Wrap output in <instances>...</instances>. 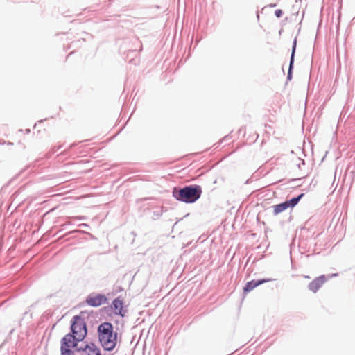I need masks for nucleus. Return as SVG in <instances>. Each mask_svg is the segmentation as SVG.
I'll use <instances>...</instances> for the list:
<instances>
[{
    "label": "nucleus",
    "instance_id": "obj_1",
    "mask_svg": "<svg viewBox=\"0 0 355 355\" xmlns=\"http://www.w3.org/2000/svg\"><path fill=\"white\" fill-rule=\"evenodd\" d=\"M98 338L101 345L105 350H112L116 345L117 335L113 332V327L110 323L104 322L98 327Z\"/></svg>",
    "mask_w": 355,
    "mask_h": 355
},
{
    "label": "nucleus",
    "instance_id": "obj_2",
    "mask_svg": "<svg viewBox=\"0 0 355 355\" xmlns=\"http://www.w3.org/2000/svg\"><path fill=\"white\" fill-rule=\"evenodd\" d=\"M202 190L199 186H187L180 190L174 189L173 196L180 201L186 203H193L200 198Z\"/></svg>",
    "mask_w": 355,
    "mask_h": 355
},
{
    "label": "nucleus",
    "instance_id": "obj_3",
    "mask_svg": "<svg viewBox=\"0 0 355 355\" xmlns=\"http://www.w3.org/2000/svg\"><path fill=\"white\" fill-rule=\"evenodd\" d=\"M80 341L71 336V334H67L60 340V355H76V352H80V349L78 348V344Z\"/></svg>",
    "mask_w": 355,
    "mask_h": 355
},
{
    "label": "nucleus",
    "instance_id": "obj_4",
    "mask_svg": "<svg viewBox=\"0 0 355 355\" xmlns=\"http://www.w3.org/2000/svg\"><path fill=\"white\" fill-rule=\"evenodd\" d=\"M71 336L82 341L87 335V328L84 320L79 315H75L71 320Z\"/></svg>",
    "mask_w": 355,
    "mask_h": 355
},
{
    "label": "nucleus",
    "instance_id": "obj_5",
    "mask_svg": "<svg viewBox=\"0 0 355 355\" xmlns=\"http://www.w3.org/2000/svg\"><path fill=\"white\" fill-rule=\"evenodd\" d=\"M110 308L115 315H120L122 318L125 317L128 312L124 305V299L121 296L112 301Z\"/></svg>",
    "mask_w": 355,
    "mask_h": 355
},
{
    "label": "nucleus",
    "instance_id": "obj_6",
    "mask_svg": "<svg viewBox=\"0 0 355 355\" xmlns=\"http://www.w3.org/2000/svg\"><path fill=\"white\" fill-rule=\"evenodd\" d=\"M107 298L105 295L100 293H92L86 298V303L91 306H99L107 302Z\"/></svg>",
    "mask_w": 355,
    "mask_h": 355
},
{
    "label": "nucleus",
    "instance_id": "obj_7",
    "mask_svg": "<svg viewBox=\"0 0 355 355\" xmlns=\"http://www.w3.org/2000/svg\"><path fill=\"white\" fill-rule=\"evenodd\" d=\"M80 353V355H101L100 349L94 343L87 345Z\"/></svg>",
    "mask_w": 355,
    "mask_h": 355
},
{
    "label": "nucleus",
    "instance_id": "obj_8",
    "mask_svg": "<svg viewBox=\"0 0 355 355\" xmlns=\"http://www.w3.org/2000/svg\"><path fill=\"white\" fill-rule=\"evenodd\" d=\"M326 278L324 275H321L314 279L309 284V288L313 293H316L319 288L324 284Z\"/></svg>",
    "mask_w": 355,
    "mask_h": 355
},
{
    "label": "nucleus",
    "instance_id": "obj_9",
    "mask_svg": "<svg viewBox=\"0 0 355 355\" xmlns=\"http://www.w3.org/2000/svg\"><path fill=\"white\" fill-rule=\"evenodd\" d=\"M269 281H270L269 279H260V280H257V281L252 280V281L248 282H247L245 287L243 288V291H244V293H248V292L252 291L257 286H258L263 283L268 282Z\"/></svg>",
    "mask_w": 355,
    "mask_h": 355
},
{
    "label": "nucleus",
    "instance_id": "obj_10",
    "mask_svg": "<svg viewBox=\"0 0 355 355\" xmlns=\"http://www.w3.org/2000/svg\"><path fill=\"white\" fill-rule=\"evenodd\" d=\"M288 208V205L284 202L273 207L274 214L277 215Z\"/></svg>",
    "mask_w": 355,
    "mask_h": 355
},
{
    "label": "nucleus",
    "instance_id": "obj_11",
    "mask_svg": "<svg viewBox=\"0 0 355 355\" xmlns=\"http://www.w3.org/2000/svg\"><path fill=\"white\" fill-rule=\"evenodd\" d=\"M303 196V193L300 194L296 198H292L291 200L286 201V202L288 205V207H295L299 202L300 199Z\"/></svg>",
    "mask_w": 355,
    "mask_h": 355
},
{
    "label": "nucleus",
    "instance_id": "obj_12",
    "mask_svg": "<svg viewBox=\"0 0 355 355\" xmlns=\"http://www.w3.org/2000/svg\"><path fill=\"white\" fill-rule=\"evenodd\" d=\"M295 47H296V41H295L293 46V51H292L291 63H290V69H289V71H288V78H290V77H291V67H292V64H293V56H294V53H295Z\"/></svg>",
    "mask_w": 355,
    "mask_h": 355
},
{
    "label": "nucleus",
    "instance_id": "obj_13",
    "mask_svg": "<svg viewBox=\"0 0 355 355\" xmlns=\"http://www.w3.org/2000/svg\"><path fill=\"white\" fill-rule=\"evenodd\" d=\"M282 10H280V9H278V10H276L275 12V15L277 17L279 18L282 17Z\"/></svg>",
    "mask_w": 355,
    "mask_h": 355
},
{
    "label": "nucleus",
    "instance_id": "obj_14",
    "mask_svg": "<svg viewBox=\"0 0 355 355\" xmlns=\"http://www.w3.org/2000/svg\"><path fill=\"white\" fill-rule=\"evenodd\" d=\"M305 277H306V278H307V279H309V278H310V277H309V276H306Z\"/></svg>",
    "mask_w": 355,
    "mask_h": 355
}]
</instances>
